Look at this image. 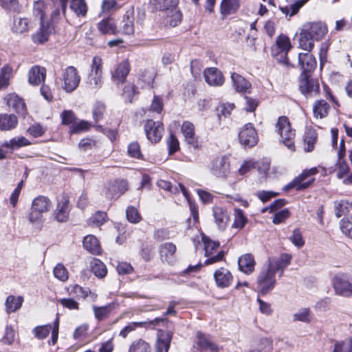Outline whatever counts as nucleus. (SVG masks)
Wrapping results in <instances>:
<instances>
[{
  "label": "nucleus",
  "mask_w": 352,
  "mask_h": 352,
  "mask_svg": "<svg viewBox=\"0 0 352 352\" xmlns=\"http://www.w3.org/2000/svg\"><path fill=\"white\" fill-rule=\"evenodd\" d=\"M276 131L280 137L281 142L292 151H295L294 139L295 130L291 127L289 119L285 116H280L276 125Z\"/></svg>",
  "instance_id": "nucleus-1"
},
{
  "label": "nucleus",
  "mask_w": 352,
  "mask_h": 352,
  "mask_svg": "<svg viewBox=\"0 0 352 352\" xmlns=\"http://www.w3.org/2000/svg\"><path fill=\"white\" fill-rule=\"evenodd\" d=\"M50 199L43 195L35 197L32 203L31 212L29 214V220L32 223L41 222L44 213H47L51 208Z\"/></svg>",
  "instance_id": "nucleus-2"
},
{
  "label": "nucleus",
  "mask_w": 352,
  "mask_h": 352,
  "mask_svg": "<svg viewBox=\"0 0 352 352\" xmlns=\"http://www.w3.org/2000/svg\"><path fill=\"white\" fill-rule=\"evenodd\" d=\"M276 273L269 265L266 270L259 273L257 277V289L262 294H266L274 287L276 283Z\"/></svg>",
  "instance_id": "nucleus-3"
},
{
  "label": "nucleus",
  "mask_w": 352,
  "mask_h": 352,
  "mask_svg": "<svg viewBox=\"0 0 352 352\" xmlns=\"http://www.w3.org/2000/svg\"><path fill=\"white\" fill-rule=\"evenodd\" d=\"M292 47L290 39L288 36L280 34L276 39V43L272 47V54L273 56H278V58L280 62L283 63L285 65L289 64L287 54Z\"/></svg>",
  "instance_id": "nucleus-4"
},
{
  "label": "nucleus",
  "mask_w": 352,
  "mask_h": 352,
  "mask_svg": "<svg viewBox=\"0 0 352 352\" xmlns=\"http://www.w3.org/2000/svg\"><path fill=\"white\" fill-rule=\"evenodd\" d=\"M318 173L316 168H311L309 170H304L300 175L295 177L289 184L284 187L285 190H289L292 188H296L297 190H302L309 187L314 182V178H310L311 176Z\"/></svg>",
  "instance_id": "nucleus-5"
},
{
  "label": "nucleus",
  "mask_w": 352,
  "mask_h": 352,
  "mask_svg": "<svg viewBox=\"0 0 352 352\" xmlns=\"http://www.w3.org/2000/svg\"><path fill=\"white\" fill-rule=\"evenodd\" d=\"M239 140L245 147H253L258 141V133L251 123L244 125L239 133Z\"/></svg>",
  "instance_id": "nucleus-6"
},
{
  "label": "nucleus",
  "mask_w": 352,
  "mask_h": 352,
  "mask_svg": "<svg viewBox=\"0 0 352 352\" xmlns=\"http://www.w3.org/2000/svg\"><path fill=\"white\" fill-rule=\"evenodd\" d=\"M63 80L64 90L67 92L74 91L80 82V76L77 69L73 66L66 67L63 74Z\"/></svg>",
  "instance_id": "nucleus-7"
},
{
  "label": "nucleus",
  "mask_w": 352,
  "mask_h": 352,
  "mask_svg": "<svg viewBox=\"0 0 352 352\" xmlns=\"http://www.w3.org/2000/svg\"><path fill=\"white\" fill-rule=\"evenodd\" d=\"M333 286L336 294L344 297L352 296V279L346 275L338 274L333 277Z\"/></svg>",
  "instance_id": "nucleus-8"
},
{
  "label": "nucleus",
  "mask_w": 352,
  "mask_h": 352,
  "mask_svg": "<svg viewBox=\"0 0 352 352\" xmlns=\"http://www.w3.org/2000/svg\"><path fill=\"white\" fill-rule=\"evenodd\" d=\"M299 89L306 97H314L319 92L320 87L316 80L310 78L307 74H303L300 76Z\"/></svg>",
  "instance_id": "nucleus-9"
},
{
  "label": "nucleus",
  "mask_w": 352,
  "mask_h": 352,
  "mask_svg": "<svg viewBox=\"0 0 352 352\" xmlns=\"http://www.w3.org/2000/svg\"><path fill=\"white\" fill-rule=\"evenodd\" d=\"M212 175L218 177H226L230 172L229 158L225 155L214 158L210 166Z\"/></svg>",
  "instance_id": "nucleus-10"
},
{
  "label": "nucleus",
  "mask_w": 352,
  "mask_h": 352,
  "mask_svg": "<svg viewBox=\"0 0 352 352\" xmlns=\"http://www.w3.org/2000/svg\"><path fill=\"white\" fill-rule=\"evenodd\" d=\"M147 138L152 142H159L164 132L163 124L160 122L148 120L144 126Z\"/></svg>",
  "instance_id": "nucleus-11"
},
{
  "label": "nucleus",
  "mask_w": 352,
  "mask_h": 352,
  "mask_svg": "<svg viewBox=\"0 0 352 352\" xmlns=\"http://www.w3.org/2000/svg\"><path fill=\"white\" fill-rule=\"evenodd\" d=\"M164 320L162 318H155L152 320L130 322L120 331L119 336L126 338L130 333L135 331L138 328H147L151 325L157 326Z\"/></svg>",
  "instance_id": "nucleus-12"
},
{
  "label": "nucleus",
  "mask_w": 352,
  "mask_h": 352,
  "mask_svg": "<svg viewBox=\"0 0 352 352\" xmlns=\"http://www.w3.org/2000/svg\"><path fill=\"white\" fill-rule=\"evenodd\" d=\"M172 338L171 331L160 330L155 343V352H168Z\"/></svg>",
  "instance_id": "nucleus-13"
},
{
  "label": "nucleus",
  "mask_w": 352,
  "mask_h": 352,
  "mask_svg": "<svg viewBox=\"0 0 352 352\" xmlns=\"http://www.w3.org/2000/svg\"><path fill=\"white\" fill-rule=\"evenodd\" d=\"M292 258V254L282 253L278 258H270L268 265L276 272H280V276H281L284 270L290 265Z\"/></svg>",
  "instance_id": "nucleus-14"
},
{
  "label": "nucleus",
  "mask_w": 352,
  "mask_h": 352,
  "mask_svg": "<svg viewBox=\"0 0 352 352\" xmlns=\"http://www.w3.org/2000/svg\"><path fill=\"white\" fill-rule=\"evenodd\" d=\"M131 70L130 64L128 60H122L111 72V79L117 85L124 83Z\"/></svg>",
  "instance_id": "nucleus-15"
},
{
  "label": "nucleus",
  "mask_w": 352,
  "mask_h": 352,
  "mask_svg": "<svg viewBox=\"0 0 352 352\" xmlns=\"http://www.w3.org/2000/svg\"><path fill=\"white\" fill-rule=\"evenodd\" d=\"M298 66L302 70V74H307L313 72L316 67V58L310 53L307 51L305 53L298 54Z\"/></svg>",
  "instance_id": "nucleus-16"
},
{
  "label": "nucleus",
  "mask_w": 352,
  "mask_h": 352,
  "mask_svg": "<svg viewBox=\"0 0 352 352\" xmlns=\"http://www.w3.org/2000/svg\"><path fill=\"white\" fill-rule=\"evenodd\" d=\"M216 285L219 288L228 287L233 281V276L229 270L220 267L214 272Z\"/></svg>",
  "instance_id": "nucleus-17"
},
{
  "label": "nucleus",
  "mask_w": 352,
  "mask_h": 352,
  "mask_svg": "<svg viewBox=\"0 0 352 352\" xmlns=\"http://www.w3.org/2000/svg\"><path fill=\"white\" fill-rule=\"evenodd\" d=\"M212 216L218 228L220 230H224L230 221V215L228 211L223 208L214 206L212 208Z\"/></svg>",
  "instance_id": "nucleus-18"
},
{
  "label": "nucleus",
  "mask_w": 352,
  "mask_h": 352,
  "mask_svg": "<svg viewBox=\"0 0 352 352\" xmlns=\"http://www.w3.org/2000/svg\"><path fill=\"white\" fill-rule=\"evenodd\" d=\"M181 129L186 142L193 148H198L199 142L197 137L195 135V128L194 124L189 121H184L182 125Z\"/></svg>",
  "instance_id": "nucleus-19"
},
{
  "label": "nucleus",
  "mask_w": 352,
  "mask_h": 352,
  "mask_svg": "<svg viewBox=\"0 0 352 352\" xmlns=\"http://www.w3.org/2000/svg\"><path fill=\"white\" fill-rule=\"evenodd\" d=\"M127 189L128 183L126 180L115 181L113 184L109 185V187L106 189L105 194L109 199L117 198L124 193Z\"/></svg>",
  "instance_id": "nucleus-20"
},
{
  "label": "nucleus",
  "mask_w": 352,
  "mask_h": 352,
  "mask_svg": "<svg viewBox=\"0 0 352 352\" xmlns=\"http://www.w3.org/2000/svg\"><path fill=\"white\" fill-rule=\"evenodd\" d=\"M45 77V68L38 65L32 67L28 72V82L34 86H37L43 82Z\"/></svg>",
  "instance_id": "nucleus-21"
},
{
  "label": "nucleus",
  "mask_w": 352,
  "mask_h": 352,
  "mask_svg": "<svg viewBox=\"0 0 352 352\" xmlns=\"http://www.w3.org/2000/svg\"><path fill=\"white\" fill-rule=\"evenodd\" d=\"M304 28L316 41L322 39L327 32V25L322 22L309 23Z\"/></svg>",
  "instance_id": "nucleus-22"
},
{
  "label": "nucleus",
  "mask_w": 352,
  "mask_h": 352,
  "mask_svg": "<svg viewBox=\"0 0 352 352\" xmlns=\"http://www.w3.org/2000/svg\"><path fill=\"white\" fill-rule=\"evenodd\" d=\"M204 77L206 82L211 86H221L224 82L221 72L214 67L205 69Z\"/></svg>",
  "instance_id": "nucleus-23"
},
{
  "label": "nucleus",
  "mask_w": 352,
  "mask_h": 352,
  "mask_svg": "<svg viewBox=\"0 0 352 352\" xmlns=\"http://www.w3.org/2000/svg\"><path fill=\"white\" fill-rule=\"evenodd\" d=\"M255 264L254 258L252 254H245L238 259L239 270L246 274H250L254 272Z\"/></svg>",
  "instance_id": "nucleus-24"
},
{
  "label": "nucleus",
  "mask_w": 352,
  "mask_h": 352,
  "mask_svg": "<svg viewBox=\"0 0 352 352\" xmlns=\"http://www.w3.org/2000/svg\"><path fill=\"white\" fill-rule=\"evenodd\" d=\"M197 345L201 350L210 351V352L219 351V346L212 342L210 336L204 334L201 332H197Z\"/></svg>",
  "instance_id": "nucleus-25"
},
{
  "label": "nucleus",
  "mask_w": 352,
  "mask_h": 352,
  "mask_svg": "<svg viewBox=\"0 0 352 352\" xmlns=\"http://www.w3.org/2000/svg\"><path fill=\"white\" fill-rule=\"evenodd\" d=\"M176 246L172 243H164L160 246L161 259L168 263H173L175 261Z\"/></svg>",
  "instance_id": "nucleus-26"
},
{
  "label": "nucleus",
  "mask_w": 352,
  "mask_h": 352,
  "mask_svg": "<svg viewBox=\"0 0 352 352\" xmlns=\"http://www.w3.org/2000/svg\"><path fill=\"white\" fill-rule=\"evenodd\" d=\"M345 144L343 140L340 142V147L338 152V172L337 176L338 178H342L349 171V167L346 162L343 160L345 155Z\"/></svg>",
  "instance_id": "nucleus-27"
},
{
  "label": "nucleus",
  "mask_w": 352,
  "mask_h": 352,
  "mask_svg": "<svg viewBox=\"0 0 352 352\" xmlns=\"http://www.w3.org/2000/svg\"><path fill=\"white\" fill-rule=\"evenodd\" d=\"M53 28L50 25H45L41 23L40 29L32 36V41L36 44H43L48 41L50 34L52 32Z\"/></svg>",
  "instance_id": "nucleus-28"
},
{
  "label": "nucleus",
  "mask_w": 352,
  "mask_h": 352,
  "mask_svg": "<svg viewBox=\"0 0 352 352\" xmlns=\"http://www.w3.org/2000/svg\"><path fill=\"white\" fill-rule=\"evenodd\" d=\"M7 104L19 114L24 116L26 113V107L23 100L15 94L8 96Z\"/></svg>",
  "instance_id": "nucleus-29"
},
{
  "label": "nucleus",
  "mask_w": 352,
  "mask_h": 352,
  "mask_svg": "<svg viewBox=\"0 0 352 352\" xmlns=\"http://www.w3.org/2000/svg\"><path fill=\"white\" fill-rule=\"evenodd\" d=\"M17 117L13 114H0V130L10 131L16 127Z\"/></svg>",
  "instance_id": "nucleus-30"
},
{
  "label": "nucleus",
  "mask_w": 352,
  "mask_h": 352,
  "mask_svg": "<svg viewBox=\"0 0 352 352\" xmlns=\"http://www.w3.org/2000/svg\"><path fill=\"white\" fill-rule=\"evenodd\" d=\"M150 5L153 9L168 12L178 5V0H150Z\"/></svg>",
  "instance_id": "nucleus-31"
},
{
  "label": "nucleus",
  "mask_w": 352,
  "mask_h": 352,
  "mask_svg": "<svg viewBox=\"0 0 352 352\" xmlns=\"http://www.w3.org/2000/svg\"><path fill=\"white\" fill-rule=\"evenodd\" d=\"M314 41L308 30L303 28L299 34V47L305 51L311 52L314 45Z\"/></svg>",
  "instance_id": "nucleus-32"
},
{
  "label": "nucleus",
  "mask_w": 352,
  "mask_h": 352,
  "mask_svg": "<svg viewBox=\"0 0 352 352\" xmlns=\"http://www.w3.org/2000/svg\"><path fill=\"white\" fill-rule=\"evenodd\" d=\"M233 85L238 92L246 93L251 88V84L241 75L233 73L231 75Z\"/></svg>",
  "instance_id": "nucleus-33"
},
{
  "label": "nucleus",
  "mask_w": 352,
  "mask_h": 352,
  "mask_svg": "<svg viewBox=\"0 0 352 352\" xmlns=\"http://www.w3.org/2000/svg\"><path fill=\"white\" fill-rule=\"evenodd\" d=\"M83 247L93 254H100L101 248L98 240L94 235H87L84 238Z\"/></svg>",
  "instance_id": "nucleus-34"
},
{
  "label": "nucleus",
  "mask_w": 352,
  "mask_h": 352,
  "mask_svg": "<svg viewBox=\"0 0 352 352\" xmlns=\"http://www.w3.org/2000/svg\"><path fill=\"white\" fill-rule=\"evenodd\" d=\"M240 7L239 0H222L220 6V12L223 15L234 14Z\"/></svg>",
  "instance_id": "nucleus-35"
},
{
  "label": "nucleus",
  "mask_w": 352,
  "mask_h": 352,
  "mask_svg": "<svg viewBox=\"0 0 352 352\" xmlns=\"http://www.w3.org/2000/svg\"><path fill=\"white\" fill-rule=\"evenodd\" d=\"M182 12L178 10L177 6L176 8H173L168 12H166L164 23L166 25L175 27L180 23V22L182 21Z\"/></svg>",
  "instance_id": "nucleus-36"
},
{
  "label": "nucleus",
  "mask_w": 352,
  "mask_h": 352,
  "mask_svg": "<svg viewBox=\"0 0 352 352\" xmlns=\"http://www.w3.org/2000/svg\"><path fill=\"white\" fill-rule=\"evenodd\" d=\"M98 29L103 34H115L117 32V27L111 18L100 21L98 23Z\"/></svg>",
  "instance_id": "nucleus-37"
},
{
  "label": "nucleus",
  "mask_w": 352,
  "mask_h": 352,
  "mask_svg": "<svg viewBox=\"0 0 352 352\" xmlns=\"http://www.w3.org/2000/svg\"><path fill=\"white\" fill-rule=\"evenodd\" d=\"M317 140V133L314 129H307L304 135V150L306 152H311L314 148Z\"/></svg>",
  "instance_id": "nucleus-38"
},
{
  "label": "nucleus",
  "mask_w": 352,
  "mask_h": 352,
  "mask_svg": "<svg viewBox=\"0 0 352 352\" xmlns=\"http://www.w3.org/2000/svg\"><path fill=\"white\" fill-rule=\"evenodd\" d=\"M70 208L68 199H65L61 203L58 204L57 212L55 214L56 219L58 222H65L69 218Z\"/></svg>",
  "instance_id": "nucleus-39"
},
{
  "label": "nucleus",
  "mask_w": 352,
  "mask_h": 352,
  "mask_svg": "<svg viewBox=\"0 0 352 352\" xmlns=\"http://www.w3.org/2000/svg\"><path fill=\"white\" fill-rule=\"evenodd\" d=\"M329 105L324 100H317L313 106L314 115L317 118H323L328 115Z\"/></svg>",
  "instance_id": "nucleus-40"
},
{
  "label": "nucleus",
  "mask_w": 352,
  "mask_h": 352,
  "mask_svg": "<svg viewBox=\"0 0 352 352\" xmlns=\"http://www.w3.org/2000/svg\"><path fill=\"white\" fill-rule=\"evenodd\" d=\"M12 67L8 65H4L0 69V90L7 88L10 83V80L12 76Z\"/></svg>",
  "instance_id": "nucleus-41"
},
{
  "label": "nucleus",
  "mask_w": 352,
  "mask_h": 352,
  "mask_svg": "<svg viewBox=\"0 0 352 352\" xmlns=\"http://www.w3.org/2000/svg\"><path fill=\"white\" fill-rule=\"evenodd\" d=\"M30 142L25 137L14 138L8 141H6L2 145L4 147L11 150H15L23 146L30 145Z\"/></svg>",
  "instance_id": "nucleus-42"
},
{
  "label": "nucleus",
  "mask_w": 352,
  "mask_h": 352,
  "mask_svg": "<svg viewBox=\"0 0 352 352\" xmlns=\"http://www.w3.org/2000/svg\"><path fill=\"white\" fill-rule=\"evenodd\" d=\"M309 0H298L296 2L291 3L289 6L280 7L281 12L289 17L295 15L299 10Z\"/></svg>",
  "instance_id": "nucleus-43"
},
{
  "label": "nucleus",
  "mask_w": 352,
  "mask_h": 352,
  "mask_svg": "<svg viewBox=\"0 0 352 352\" xmlns=\"http://www.w3.org/2000/svg\"><path fill=\"white\" fill-rule=\"evenodd\" d=\"M23 302V298L22 296L15 297L14 296L10 295L8 296L6 301V310L8 313L14 312L19 309Z\"/></svg>",
  "instance_id": "nucleus-44"
},
{
  "label": "nucleus",
  "mask_w": 352,
  "mask_h": 352,
  "mask_svg": "<svg viewBox=\"0 0 352 352\" xmlns=\"http://www.w3.org/2000/svg\"><path fill=\"white\" fill-rule=\"evenodd\" d=\"M91 270L98 278L104 277L107 272L106 265L97 258L91 261Z\"/></svg>",
  "instance_id": "nucleus-45"
},
{
  "label": "nucleus",
  "mask_w": 352,
  "mask_h": 352,
  "mask_svg": "<svg viewBox=\"0 0 352 352\" xmlns=\"http://www.w3.org/2000/svg\"><path fill=\"white\" fill-rule=\"evenodd\" d=\"M334 206L337 217L346 214L352 208V204L346 200L336 201Z\"/></svg>",
  "instance_id": "nucleus-46"
},
{
  "label": "nucleus",
  "mask_w": 352,
  "mask_h": 352,
  "mask_svg": "<svg viewBox=\"0 0 352 352\" xmlns=\"http://www.w3.org/2000/svg\"><path fill=\"white\" fill-rule=\"evenodd\" d=\"M313 319V315L308 308H301L293 315L294 321L309 323Z\"/></svg>",
  "instance_id": "nucleus-47"
},
{
  "label": "nucleus",
  "mask_w": 352,
  "mask_h": 352,
  "mask_svg": "<svg viewBox=\"0 0 352 352\" xmlns=\"http://www.w3.org/2000/svg\"><path fill=\"white\" fill-rule=\"evenodd\" d=\"M133 12L127 11L124 16L122 21L123 24V32L126 34H131L134 32L133 28Z\"/></svg>",
  "instance_id": "nucleus-48"
},
{
  "label": "nucleus",
  "mask_w": 352,
  "mask_h": 352,
  "mask_svg": "<svg viewBox=\"0 0 352 352\" xmlns=\"http://www.w3.org/2000/svg\"><path fill=\"white\" fill-rule=\"evenodd\" d=\"M30 28V21L27 18L18 17L14 19L12 30L16 33H23Z\"/></svg>",
  "instance_id": "nucleus-49"
},
{
  "label": "nucleus",
  "mask_w": 352,
  "mask_h": 352,
  "mask_svg": "<svg viewBox=\"0 0 352 352\" xmlns=\"http://www.w3.org/2000/svg\"><path fill=\"white\" fill-rule=\"evenodd\" d=\"M202 241L204 244L205 255L214 254L220 246L219 241H212L206 236H202Z\"/></svg>",
  "instance_id": "nucleus-50"
},
{
  "label": "nucleus",
  "mask_w": 352,
  "mask_h": 352,
  "mask_svg": "<svg viewBox=\"0 0 352 352\" xmlns=\"http://www.w3.org/2000/svg\"><path fill=\"white\" fill-rule=\"evenodd\" d=\"M68 292L70 295H72L78 298H86L91 291L89 288H83L78 285H74L68 288Z\"/></svg>",
  "instance_id": "nucleus-51"
},
{
  "label": "nucleus",
  "mask_w": 352,
  "mask_h": 352,
  "mask_svg": "<svg viewBox=\"0 0 352 352\" xmlns=\"http://www.w3.org/2000/svg\"><path fill=\"white\" fill-rule=\"evenodd\" d=\"M129 352H151L150 345L144 340L139 339L132 342Z\"/></svg>",
  "instance_id": "nucleus-52"
},
{
  "label": "nucleus",
  "mask_w": 352,
  "mask_h": 352,
  "mask_svg": "<svg viewBox=\"0 0 352 352\" xmlns=\"http://www.w3.org/2000/svg\"><path fill=\"white\" fill-rule=\"evenodd\" d=\"M70 8L77 14L85 16L87 13V5L84 0H72Z\"/></svg>",
  "instance_id": "nucleus-53"
},
{
  "label": "nucleus",
  "mask_w": 352,
  "mask_h": 352,
  "mask_svg": "<svg viewBox=\"0 0 352 352\" xmlns=\"http://www.w3.org/2000/svg\"><path fill=\"white\" fill-rule=\"evenodd\" d=\"M45 10L46 6L43 1L39 0L34 2L33 6V13L35 16L39 17L41 23H44Z\"/></svg>",
  "instance_id": "nucleus-54"
},
{
  "label": "nucleus",
  "mask_w": 352,
  "mask_h": 352,
  "mask_svg": "<svg viewBox=\"0 0 352 352\" xmlns=\"http://www.w3.org/2000/svg\"><path fill=\"white\" fill-rule=\"evenodd\" d=\"M340 229L345 236L352 239V215L342 219Z\"/></svg>",
  "instance_id": "nucleus-55"
},
{
  "label": "nucleus",
  "mask_w": 352,
  "mask_h": 352,
  "mask_svg": "<svg viewBox=\"0 0 352 352\" xmlns=\"http://www.w3.org/2000/svg\"><path fill=\"white\" fill-rule=\"evenodd\" d=\"M247 223V219L244 216L242 210L236 208L234 210V221L232 226L236 228H243Z\"/></svg>",
  "instance_id": "nucleus-56"
},
{
  "label": "nucleus",
  "mask_w": 352,
  "mask_h": 352,
  "mask_svg": "<svg viewBox=\"0 0 352 352\" xmlns=\"http://www.w3.org/2000/svg\"><path fill=\"white\" fill-rule=\"evenodd\" d=\"M52 329L50 324L38 326L33 329V333L35 338L42 340L45 338Z\"/></svg>",
  "instance_id": "nucleus-57"
},
{
  "label": "nucleus",
  "mask_w": 352,
  "mask_h": 352,
  "mask_svg": "<svg viewBox=\"0 0 352 352\" xmlns=\"http://www.w3.org/2000/svg\"><path fill=\"white\" fill-rule=\"evenodd\" d=\"M107 219V214L104 212H97L89 219V224L99 227L102 225Z\"/></svg>",
  "instance_id": "nucleus-58"
},
{
  "label": "nucleus",
  "mask_w": 352,
  "mask_h": 352,
  "mask_svg": "<svg viewBox=\"0 0 352 352\" xmlns=\"http://www.w3.org/2000/svg\"><path fill=\"white\" fill-rule=\"evenodd\" d=\"M126 216L127 220L133 223H137L142 219L137 208L133 206H129L126 210Z\"/></svg>",
  "instance_id": "nucleus-59"
},
{
  "label": "nucleus",
  "mask_w": 352,
  "mask_h": 352,
  "mask_svg": "<svg viewBox=\"0 0 352 352\" xmlns=\"http://www.w3.org/2000/svg\"><path fill=\"white\" fill-rule=\"evenodd\" d=\"M333 352H352V340L337 342Z\"/></svg>",
  "instance_id": "nucleus-60"
},
{
  "label": "nucleus",
  "mask_w": 352,
  "mask_h": 352,
  "mask_svg": "<svg viewBox=\"0 0 352 352\" xmlns=\"http://www.w3.org/2000/svg\"><path fill=\"white\" fill-rule=\"evenodd\" d=\"M93 310L96 318L99 320H102L110 314L111 307L110 305L104 307L94 306Z\"/></svg>",
  "instance_id": "nucleus-61"
},
{
  "label": "nucleus",
  "mask_w": 352,
  "mask_h": 352,
  "mask_svg": "<svg viewBox=\"0 0 352 352\" xmlns=\"http://www.w3.org/2000/svg\"><path fill=\"white\" fill-rule=\"evenodd\" d=\"M91 72L89 74H102V60L99 56H94L91 65Z\"/></svg>",
  "instance_id": "nucleus-62"
},
{
  "label": "nucleus",
  "mask_w": 352,
  "mask_h": 352,
  "mask_svg": "<svg viewBox=\"0 0 352 352\" xmlns=\"http://www.w3.org/2000/svg\"><path fill=\"white\" fill-rule=\"evenodd\" d=\"M292 243L296 246L297 248H301L305 244V241L303 239L302 233L298 228H296L293 231L292 235L289 237Z\"/></svg>",
  "instance_id": "nucleus-63"
},
{
  "label": "nucleus",
  "mask_w": 352,
  "mask_h": 352,
  "mask_svg": "<svg viewBox=\"0 0 352 352\" xmlns=\"http://www.w3.org/2000/svg\"><path fill=\"white\" fill-rule=\"evenodd\" d=\"M138 93V88L132 83H129L125 85L123 90V96L126 100L131 102L133 96Z\"/></svg>",
  "instance_id": "nucleus-64"
}]
</instances>
